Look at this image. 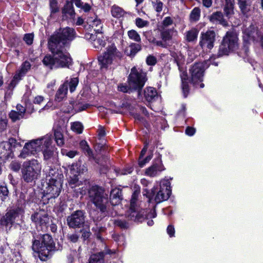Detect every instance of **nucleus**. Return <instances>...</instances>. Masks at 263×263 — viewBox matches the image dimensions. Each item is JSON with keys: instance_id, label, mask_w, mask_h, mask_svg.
I'll return each instance as SVG.
<instances>
[{"instance_id": "1", "label": "nucleus", "mask_w": 263, "mask_h": 263, "mask_svg": "<svg viewBox=\"0 0 263 263\" xmlns=\"http://www.w3.org/2000/svg\"><path fill=\"white\" fill-rule=\"evenodd\" d=\"M75 34L74 30L69 27L54 32L48 41V48L52 55H46L42 60L43 64L51 69L68 67L72 59L65 48L74 39Z\"/></svg>"}, {"instance_id": "2", "label": "nucleus", "mask_w": 263, "mask_h": 263, "mask_svg": "<svg viewBox=\"0 0 263 263\" xmlns=\"http://www.w3.org/2000/svg\"><path fill=\"white\" fill-rule=\"evenodd\" d=\"M32 249L42 261H46L52 256L55 250V244L51 236L43 235L40 240L33 241Z\"/></svg>"}, {"instance_id": "3", "label": "nucleus", "mask_w": 263, "mask_h": 263, "mask_svg": "<svg viewBox=\"0 0 263 263\" xmlns=\"http://www.w3.org/2000/svg\"><path fill=\"white\" fill-rule=\"evenodd\" d=\"M140 193V190H136L133 193L130 200V206L126 214L129 219L135 222H142L146 217L155 218L157 215L155 209L146 215V211L140 209L137 205V201Z\"/></svg>"}, {"instance_id": "4", "label": "nucleus", "mask_w": 263, "mask_h": 263, "mask_svg": "<svg viewBox=\"0 0 263 263\" xmlns=\"http://www.w3.org/2000/svg\"><path fill=\"white\" fill-rule=\"evenodd\" d=\"M88 196L90 201L96 208L104 215L108 214L109 206L108 194L103 188L98 185L91 186L89 190Z\"/></svg>"}, {"instance_id": "5", "label": "nucleus", "mask_w": 263, "mask_h": 263, "mask_svg": "<svg viewBox=\"0 0 263 263\" xmlns=\"http://www.w3.org/2000/svg\"><path fill=\"white\" fill-rule=\"evenodd\" d=\"M122 53L119 51L114 44L106 48V51L98 57V61L101 68H109L112 65H117L122 57Z\"/></svg>"}, {"instance_id": "6", "label": "nucleus", "mask_w": 263, "mask_h": 263, "mask_svg": "<svg viewBox=\"0 0 263 263\" xmlns=\"http://www.w3.org/2000/svg\"><path fill=\"white\" fill-rule=\"evenodd\" d=\"M41 169V164L36 159L25 161L21 167L22 178L26 182H32L40 176Z\"/></svg>"}, {"instance_id": "7", "label": "nucleus", "mask_w": 263, "mask_h": 263, "mask_svg": "<svg viewBox=\"0 0 263 263\" xmlns=\"http://www.w3.org/2000/svg\"><path fill=\"white\" fill-rule=\"evenodd\" d=\"M50 142V135H46L44 137L31 140L26 143L18 157L24 159L31 155H34L41 151L43 144L48 145Z\"/></svg>"}, {"instance_id": "8", "label": "nucleus", "mask_w": 263, "mask_h": 263, "mask_svg": "<svg viewBox=\"0 0 263 263\" xmlns=\"http://www.w3.org/2000/svg\"><path fill=\"white\" fill-rule=\"evenodd\" d=\"M238 38L233 31H228L219 46L218 56L228 55L238 48Z\"/></svg>"}, {"instance_id": "9", "label": "nucleus", "mask_w": 263, "mask_h": 263, "mask_svg": "<svg viewBox=\"0 0 263 263\" xmlns=\"http://www.w3.org/2000/svg\"><path fill=\"white\" fill-rule=\"evenodd\" d=\"M147 81L146 73L141 69L138 70L136 67L131 69L128 78V84L132 90H141Z\"/></svg>"}, {"instance_id": "10", "label": "nucleus", "mask_w": 263, "mask_h": 263, "mask_svg": "<svg viewBox=\"0 0 263 263\" xmlns=\"http://www.w3.org/2000/svg\"><path fill=\"white\" fill-rule=\"evenodd\" d=\"M210 65L209 60L203 62H197L193 65L189 69L192 82L194 85L203 81L204 72Z\"/></svg>"}, {"instance_id": "11", "label": "nucleus", "mask_w": 263, "mask_h": 263, "mask_svg": "<svg viewBox=\"0 0 263 263\" xmlns=\"http://www.w3.org/2000/svg\"><path fill=\"white\" fill-rule=\"evenodd\" d=\"M22 210L20 208H16L9 210L0 220V224L5 227L6 231L10 230L14 224L15 221L21 214Z\"/></svg>"}, {"instance_id": "12", "label": "nucleus", "mask_w": 263, "mask_h": 263, "mask_svg": "<svg viewBox=\"0 0 263 263\" xmlns=\"http://www.w3.org/2000/svg\"><path fill=\"white\" fill-rule=\"evenodd\" d=\"M66 221L69 228H80L83 226L85 221V213L82 210H77L67 216Z\"/></svg>"}, {"instance_id": "13", "label": "nucleus", "mask_w": 263, "mask_h": 263, "mask_svg": "<svg viewBox=\"0 0 263 263\" xmlns=\"http://www.w3.org/2000/svg\"><path fill=\"white\" fill-rule=\"evenodd\" d=\"M61 189L62 181L60 182L59 180L49 181L45 190H44V196L47 197L48 199L55 198L59 195Z\"/></svg>"}, {"instance_id": "14", "label": "nucleus", "mask_w": 263, "mask_h": 263, "mask_svg": "<svg viewBox=\"0 0 263 263\" xmlns=\"http://www.w3.org/2000/svg\"><path fill=\"white\" fill-rule=\"evenodd\" d=\"M171 183L168 180H161L160 184V190L155 196V200L158 203L166 200L171 194Z\"/></svg>"}, {"instance_id": "15", "label": "nucleus", "mask_w": 263, "mask_h": 263, "mask_svg": "<svg viewBox=\"0 0 263 263\" xmlns=\"http://www.w3.org/2000/svg\"><path fill=\"white\" fill-rule=\"evenodd\" d=\"M215 36V32L213 30H208L205 33H202L200 37V46L203 50L211 49L214 47Z\"/></svg>"}, {"instance_id": "16", "label": "nucleus", "mask_w": 263, "mask_h": 263, "mask_svg": "<svg viewBox=\"0 0 263 263\" xmlns=\"http://www.w3.org/2000/svg\"><path fill=\"white\" fill-rule=\"evenodd\" d=\"M165 170L160 158L155 159L153 164L145 171V175L151 177H156Z\"/></svg>"}, {"instance_id": "17", "label": "nucleus", "mask_w": 263, "mask_h": 263, "mask_svg": "<svg viewBox=\"0 0 263 263\" xmlns=\"http://www.w3.org/2000/svg\"><path fill=\"white\" fill-rule=\"evenodd\" d=\"M31 219L36 225H45L49 222L48 215L44 211L35 212L31 216Z\"/></svg>"}, {"instance_id": "18", "label": "nucleus", "mask_w": 263, "mask_h": 263, "mask_svg": "<svg viewBox=\"0 0 263 263\" xmlns=\"http://www.w3.org/2000/svg\"><path fill=\"white\" fill-rule=\"evenodd\" d=\"M13 152L10 148L9 144L3 141L0 143V158L4 160L12 158Z\"/></svg>"}, {"instance_id": "19", "label": "nucleus", "mask_w": 263, "mask_h": 263, "mask_svg": "<svg viewBox=\"0 0 263 263\" xmlns=\"http://www.w3.org/2000/svg\"><path fill=\"white\" fill-rule=\"evenodd\" d=\"M46 172L47 174V180H48V181L51 180L55 181L57 180H60V182L62 181L63 175L62 174H60L59 171L55 168L48 166L46 169Z\"/></svg>"}, {"instance_id": "20", "label": "nucleus", "mask_w": 263, "mask_h": 263, "mask_svg": "<svg viewBox=\"0 0 263 263\" xmlns=\"http://www.w3.org/2000/svg\"><path fill=\"white\" fill-rule=\"evenodd\" d=\"M122 199V191L119 188H115L110 193V202L112 205L119 204Z\"/></svg>"}, {"instance_id": "21", "label": "nucleus", "mask_w": 263, "mask_h": 263, "mask_svg": "<svg viewBox=\"0 0 263 263\" xmlns=\"http://www.w3.org/2000/svg\"><path fill=\"white\" fill-rule=\"evenodd\" d=\"M52 143V139L51 138V142L48 145H42V149L41 151L43 152L44 159L45 161L51 160L53 158L54 156V148L52 147L51 144Z\"/></svg>"}, {"instance_id": "22", "label": "nucleus", "mask_w": 263, "mask_h": 263, "mask_svg": "<svg viewBox=\"0 0 263 263\" xmlns=\"http://www.w3.org/2000/svg\"><path fill=\"white\" fill-rule=\"evenodd\" d=\"M248 37H252L253 39L261 36V45L263 49V35L261 36V33L257 29L254 25H251L249 28L246 29L244 31Z\"/></svg>"}, {"instance_id": "23", "label": "nucleus", "mask_w": 263, "mask_h": 263, "mask_svg": "<svg viewBox=\"0 0 263 263\" xmlns=\"http://www.w3.org/2000/svg\"><path fill=\"white\" fill-rule=\"evenodd\" d=\"M68 83L67 81L60 86L55 96V101L61 102L66 97L68 91Z\"/></svg>"}, {"instance_id": "24", "label": "nucleus", "mask_w": 263, "mask_h": 263, "mask_svg": "<svg viewBox=\"0 0 263 263\" xmlns=\"http://www.w3.org/2000/svg\"><path fill=\"white\" fill-rule=\"evenodd\" d=\"M144 95L145 99L149 102L154 101L159 98L157 90L154 87L146 88Z\"/></svg>"}, {"instance_id": "25", "label": "nucleus", "mask_w": 263, "mask_h": 263, "mask_svg": "<svg viewBox=\"0 0 263 263\" xmlns=\"http://www.w3.org/2000/svg\"><path fill=\"white\" fill-rule=\"evenodd\" d=\"M210 21L213 23H218L224 26L227 25V22L224 20L222 12L217 11L209 16Z\"/></svg>"}, {"instance_id": "26", "label": "nucleus", "mask_w": 263, "mask_h": 263, "mask_svg": "<svg viewBox=\"0 0 263 263\" xmlns=\"http://www.w3.org/2000/svg\"><path fill=\"white\" fill-rule=\"evenodd\" d=\"M62 13L67 17L72 18L75 16L72 2L67 1L62 9Z\"/></svg>"}, {"instance_id": "27", "label": "nucleus", "mask_w": 263, "mask_h": 263, "mask_svg": "<svg viewBox=\"0 0 263 263\" xmlns=\"http://www.w3.org/2000/svg\"><path fill=\"white\" fill-rule=\"evenodd\" d=\"M53 130L55 141L58 145L60 146L63 145L64 141L61 127L60 126L54 127Z\"/></svg>"}, {"instance_id": "28", "label": "nucleus", "mask_w": 263, "mask_h": 263, "mask_svg": "<svg viewBox=\"0 0 263 263\" xmlns=\"http://www.w3.org/2000/svg\"><path fill=\"white\" fill-rule=\"evenodd\" d=\"M31 67L30 63L28 61L24 62L21 68V69L19 71V73L17 75H15L13 80L11 82V84H13L14 82L15 79H17L18 77H22L25 74V73L27 72V71L30 69Z\"/></svg>"}, {"instance_id": "29", "label": "nucleus", "mask_w": 263, "mask_h": 263, "mask_svg": "<svg viewBox=\"0 0 263 263\" xmlns=\"http://www.w3.org/2000/svg\"><path fill=\"white\" fill-rule=\"evenodd\" d=\"M198 34V31L196 29H192L185 33V39L189 42L196 41Z\"/></svg>"}, {"instance_id": "30", "label": "nucleus", "mask_w": 263, "mask_h": 263, "mask_svg": "<svg viewBox=\"0 0 263 263\" xmlns=\"http://www.w3.org/2000/svg\"><path fill=\"white\" fill-rule=\"evenodd\" d=\"M104 252H101L91 255L89 259L88 263H104Z\"/></svg>"}, {"instance_id": "31", "label": "nucleus", "mask_w": 263, "mask_h": 263, "mask_svg": "<svg viewBox=\"0 0 263 263\" xmlns=\"http://www.w3.org/2000/svg\"><path fill=\"white\" fill-rule=\"evenodd\" d=\"M201 11L198 7H195L190 14V21L192 23L197 22L200 17Z\"/></svg>"}, {"instance_id": "32", "label": "nucleus", "mask_w": 263, "mask_h": 263, "mask_svg": "<svg viewBox=\"0 0 263 263\" xmlns=\"http://www.w3.org/2000/svg\"><path fill=\"white\" fill-rule=\"evenodd\" d=\"M80 146L84 151L85 154L87 155L90 159H93V153L90 148L87 142L85 140H82L80 142Z\"/></svg>"}, {"instance_id": "33", "label": "nucleus", "mask_w": 263, "mask_h": 263, "mask_svg": "<svg viewBox=\"0 0 263 263\" xmlns=\"http://www.w3.org/2000/svg\"><path fill=\"white\" fill-rule=\"evenodd\" d=\"M89 23H91L90 25L92 26V28H94V30L97 33L102 32V24L101 23L100 20L96 18L92 21H90Z\"/></svg>"}, {"instance_id": "34", "label": "nucleus", "mask_w": 263, "mask_h": 263, "mask_svg": "<svg viewBox=\"0 0 263 263\" xmlns=\"http://www.w3.org/2000/svg\"><path fill=\"white\" fill-rule=\"evenodd\" d=\"M112 15L115 17L119 18L124 14V11L120 7L116 6H112L111 8Z\"/></svg>"}, {"instance_id": "35", "label": "nucleus", "mask_w": 263, "mask_h": 263, "mask_svg": "<svg viewBox=\"0 0 263 263\" xmlns=\"http://www.w3.org/2000/svg\"><path fill=\"white\" fill-rule=\"evenodd\" d=\"M82 184L81 181L78 178L77 174L73 175V177H71L69 181V185L71 188H74Z\"/></svg>"}, {"instance_id": "36", "label": "nucleus", "mask_w": 263, "mask_h": 263, "mask_svg": "<svg viewBox=\"0 0 263 263\" xmlns=\"http://www.w3.org/2000/svg\"><path fill=\"white\" fill-rule=\"evenodd\" d=\"M71 129L78 134H80L83 132V126L80 122H74L71 123Z\"/></svg>"}, {"instance_id": "37", "label": "nucleus", "mask_w": 263, "mask_h": 263, "mask_svg": "<svg viewBox=\"0 0 263 263\" xmlns=\"http://www.w3.org/2000/svg\"><path fill=\"white\" fill-rule=\"evenodd\" d=\"M24 116L16 110H11L9 113V117L13 122H15L23 118Z\"/></svg>"}, {"instance_id": "38", "label": "nucleus", "mask_w": 263, "mask_h": 263, "mask_svg": "<svg viewBox=\"0 0 263 263\" xmlns=\"http://www.w3.org/2000/svg\"><path fill=\"white\" fill-rule=\"evenodd\" d=\"M127 34L131 40L137 42H140L141 41L140 36L136 31L134 30H129L128 31Z\"/></svg>"}, {"instance_id": "39", "label": "nucleus", "mask_w": 263, "mask_h": 263, "mask_svg": "<svg viewBox=\"0 0 263 263\" xmlns=\"http://www.w3.org/2000/svg\"><path fill=\"white\" fill-rule=\"evenodd\" d=\"M80 166H81V162L78 161V162L76 163H73L71 165L70 168V173L72 175L77 174L79 175L80 174Z\"/></svg>"}, {"instance_id": "40", "label": "nucleus", "mask_w": 263, "mask_h": 263, "mask_svg": "<svg viewBox=\"0 0 263 263\" xmlns=\"http://www.w3.org/2000/svg\"><path fill=\"white\" fill-rule=\"evenodd\" d=\"M152 5L157 12H160L162 10L163 4L160 0H154L152 1Z\"/></svg>"}, {"instance_id": "41", "label": "nucleus", "mask_w": 263, "mask_h": 263, "mask_svg": "<svg viewBox=\"0 0 263 263\" xmlns=\"http://www.w3.org/2000/svg\"><path fill=\"white\" fill-rule=\"evenodd\" d=\"M49 6L51 14L57 13L59 11V7L57 0H49Z\"/></svg>"}, {"instance_id": "42", "label": "nucleus", "mask_w": 263, "mask_h": 263, "mask_svg": "<svg viewBox=\"0 0 263 263\" xmlns=\"http://www.w3.org/2000/svg\"><path fill=\"white\" fill-rule=\"evenodd\" d=\"M161 37L164 42L170 40L172 39V35L170 34V30L163 28L161 32Z\"/></svg>"}, {"instance_id": "43", "label": "nucleus", "mask_w": 263, "mask_h": 263, "mask_svg": "<svg viewBox=\"0 0 263 263\" xmlns=\"http://www.w3.org/2000/svg\"><path fill=\"white\" fill-rule=\"evenodd\" d=\"M130 55H134L141 49V46L139 44L132 43L130 46Z\"/></svg>"}, {"instance_id": "44", "label": "nucleus", "mask_w": 263, "mask_h": 263, "mask_svg": "<svg viewBox=\"0 0 263 263\" xmlns=\"http://www.w3.org/2000/svg\"><path fill=\"white\" fill-rule=\"evenodd\" d=\"M239 7L241 11L245 13L248 11V6L249 5V0H237Z\"/></svg>"}, {"instance_id": "45", "label": "nucleus", "mask_w": 263, "mask_h": 263, "mask_svg": "<svg viewBox=\"0 0 263 263\" xmlns=\"http://www.w3.org/2000/svg\"><path fill=\"white\" fill-rule=\"evenodd\" d=\"M7 143L9 144L10 148H11V147L20 148L22 146L21 142H18L15 138H9Z\"/></svg>"}, {"instance_id": "46", "label": "nucleus", "mask_w": 263, "mask_h": 263, "mask_svg": "<svg viewBox=\"0 0 263 263\" xmlns=\"http://www.w3.org/2000/svg\"><path fill=\"white\" fill-rule=\"evenodd\" d=\"M78 83H79V80H78V78H73L71 79L70 82L68 84V86H69L70 91L71 92H72L75 90V89L78 84Z\"/></svg>"}, {"instance_id": "47", "label": "nucleus", "mask_w": 263, "mask_h": 263, "mask_svg": "<svg viewBox=\"0 0 263 263\" xmlns=\"http://www.w3.org/2000/svg\"><path fill=\"white\" fill-rule=\"evenodd\" d=\"M115 171H116L117 175H124L130 174L133 171V168L130 166H128L122 170H115Z\"/></svg>"}, {"instance_id": "48", "label": "nucleus", "mask_w": 263, "mask_h": 263, "mask_svg": "<svg viewBox=\"0 0 263 263\" xmlns=\"http://www.w3.org/2000/svg\"><path fill=\"white\" fill-rule=\"evenodd\" d=\"M34 34L33 33H27L24 35V41L28 45H31L33 41Z\"/></svg>"}, {"instance_id": "49", "label": "nucleus", "mask_w": 263, "mask_h": 263, "mask_svg": "<svg viewBox=\"0 0 263 263\" xmlns=\"http://www.w3.org/2000/svg\"><path fill=\"white\" fill-rule=\"evenodd\" d=\"M9 194L8 190L6 186L0 185V196L3 197L2 200H4Z\"/></svg>"}, {"instance_id": "50", "label": "nucleus", "mask_w": 263, "mask_h": 263, "mask_svg": "<svg viewBox=\"0 0 263 263\" xmlns=\"http://www.w3.org/2000/svg\"><path fill=\"white\" fill-rule=\"evenodd\" d=\"M157 58L152 55H149L146 59V63L148 65L154 66L157 63Z\"/></svg>"}, {"instance_id": "51", "label": "nucleus", "mask_w": 263, "mask_h": 263, "mask_svg": "<svg viewBox=\"0 0 263 263\" xmlns=\"http://www.w3.org/2000/svg\"><path fill=\"white\" fill-rule=\"evenodd\" d=\"M136 24L139 28H142L147 26L149 24L147 21L143 20L141 18H137L136 19Z\"/></svg>"}, {"instance_id": "52", "label": "nucleus", "mask_w": 263, "mask_h": 263, "mask_svg": "<svg viewBox=\"0 0 263 263\" xmlns=\"http://www.w3.org/2000/svg\"><path fill=\"white\" fill-rule=\"evenodd\" d=\"M114 223L116 226H118L122 229H126L128 227V224L125 220H115Z\"/></svg>"}, {"instance_id": "53", "label": "nucleus", "mask_w": 263, "mask_h": 263, "mask_svg": "<svg viewBox=\"0 0 263 263\" xmlns=\"http://www.w3.org/2000/svg\"><path fill=\"white\" fill-rule=\"evenodd\" d=\"M173 23V20L170 16L165 17L162 21V26L164 28L170 25H172Z\"/></svg>"}, {"instance_id": "54", "label": "nucleus", "mask_w": 263, "mask_h": 263, "mask_svg": "<svg viewBox=\"0 0 263 263\" xmlns=\"http://www.w3.org/2000/svg\"><path fill=\"white\" fill-rule=\"evenodd\" d=\"M152 155L147 156L145 159H142V158H139V165L141 167L144 166V165L148 162L152 158Z\"/></svg>"}, {"instance_id": "55", "label": "nucleus", "mask_w": 263, "mask_h": 263, "mask_svg": "<svg viewBox=\"0 0 263 263\" xmlns=\"http://www.w3.org/2000/svg\"><path fill=\"white\" fill-rule=\"evenodd\" d=\"M10 167L13 171L17 172L21 168V164L17 161H12L10 164Z\"/></svg>"}, {"instance_id": "56", "label": "nucleus", "mask_w": 263, "mask_h": 263, "mask_svg": "<svg viewBox=\"0 0 263 263\" xmlns=\"http://www.w3.org/2000/svg\"><path fill=\"white\" fill-rule=\"evenodd\" d=\"M118 90L123 92H129V90L132 89L130 88L129 85L127 86L126 84H120L118 87Z\"/></svg>"}, {"instance_id": "57", "label": "nucleus", "mask_w": 263, "mask_h": 263, "mask_svg": "<svg viewBox=\"0 0 263 263\" xmlns=\"http://www.w3.org/2000/svg\"><path fill=\"white\" fill-rule=\"evenodd\" d=\"M62 153L64 155H66V156H67L70 158H73L76 155H78V152L77 151H67L66 150H65Z\"/></svg>"}, {"instance_id": "58", "label": "nucleus", "mask_w": 263, "mask_h": 263, "mask_svg": "<svg viewBox=\"0 0 263 263\" xmlns=\"http://www.w3.org/2000/svg\"><path fill=\"white\" fill-rule=\"evenodd\" d=\"M182 89L184 97L185 98L186 97L189 92V87L187 82H183L182 83Z\"/></svg>"}, {"instance_id": "59", "label": "nucleus", "mask_w": 263, "mask_h": 263, "mask_svg": "<svg viewBox=\"0 0 263 263\" xmlns=\"http://www.w3.org/2000/svg\"><path fill=\"white\" fill-rule=\"evenodd\" d=\"M7 126V120L6 119L0 120V133L5 130Z\"/></svg>"}, {"instance_id": "60", "label": "nucleus", "mask_w": 263, "mask_h": 263, "mask_svg": "<svg viewBox=\"0 0 263 263\" xmlns=\"http://www.w3.org/2000/svg\"><path fill=\"white\" fill-rule=\"evenodd\" d=\"M153 43L155 44L157 46L163 47V48H166L167 46V44L166 43V42H164V41H158L156 40H154L153 41Z\"/></svg>"}, {"instance_id": "61", "label": "nucleus", "mask_w": 263, "mask_h": 263, "mask_svg": "<svg viewBox=\"0 0 263 263\" xmlns=\"http://www.w3.org/2000/svg\"><path fill=\"white\" fill-rule=\"evenodd\" d=\"M226 5L224 6V11L226 14V15H228L229 12H227V8L230 7V10H231V7H232L233 5V1L232 0H225Z\"/></svg>"}, {"instance_id": "62", "label": "nucleus", "mask_w": 263, "mask_h": 263, "mask_svg": "<svg viewBox=\"0 0 263 263\" xmlns=\"http://www.w3.org/2000/svg\"><path fill=\"white\" fill-rule=\"evenodd\" d=\"M167 233L170 237L174 236L175 234V229L173 225H169L167 228Z\"/></svg>"}, {"instance_id": "63", "label": "nucleus", "mask_w": 263, "mask_h": 263, "mask_svg": "<svg viewBox=\"0 0 263 263\" xmlns=\"http://www.w3.org/2000/svg\"><path fill=\"white\" fill-rule=\"evenodd\" d=\"M16 109L17 112H20L21 114H23V116H24L26 108L21 104H17L16 107Z\"/></svg>"}, {"instance_id": "64", "label": "nucleus", "mask_w": 263, "mask_h": 263, "mask_svg": "<svg viewBox=\"0 0 263 263\" xmlns=\"http://www.w3.org/2000/svg\"><path fill=\"white\" fill-rule=\"evenodd\" d=\"M180 71V78L181 79L182 83L183 82H187L186 81L187 80V74L186 71H181V69L179 68Z\"/></svg>"}]
</instances>
